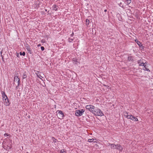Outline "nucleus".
<instances>
[{
	"label": "nucleus",
	"mask_w": 153,
	"mask_h": 153,
	"mask_svg": "<svg viewBox=\"0 0 153 153\" xmlns=\"http://www.w3.org/2000/svg\"><path fill=\"white\" fill-rule=\"evenodd\" d=\"M124 116L128 119H130L131 120L136 121H138V119L137 118L131 115H128V113L126 112H124Z\"/></svg>",
	"instance_id": "1"
},
{
	"label": "nucleus",
	"mask_w": 153,
	"mask_h": 153,
	"mask_svg": "<svg viewBox=\"0 0 153 153\" xmlns=\"http://www.w3.org/2000/svg\"><path fill=\"white\" fill-rule=\"evenodd\" d=\"M18 74L17 73V74L15 75L14 76V83L16 86H18L19 85L20 83V79L17 76Z\"/></svg>",
	"instance_id": "2"
},
{
	"label": "nucleus",
	"mask_w": 153,
	"mask_h": 153,
	"mask_svg": "<svg viewBox=\"0 0 153 153\" xmlns=\"http://www.w3.org/2000/svg\"><path fill=\"white\" fill-rule=\"evenodd\" d=\"M93 113L96 115L102 116L104 115L102 111L99 109H95L94 110Z\"/></svg>",
	"instance_id": "3"
},
{
	"label": "nucleus",
	"mask_w": 153,
	"mask_h": 153,
	"mask_svg": "<svg viewBox=\"0 0 153 153\" xmlns=\"http://www.w3.org/2000/svg\"><path fill=\"white\" fill-rule=\"evenodd\" d=\"M85 108L86 109L89 111H90L91 112L93 113L94 111V106L91 105H87L86 106Z\"/></svg>",
	"instance_id": "4"
},
{
	"label": "nucleus",
	"mask_w": 153,
	"mask_h": 153,
	"mask_svg": "<svg viewBox=\"0 0 153 153\" xmlns=\"http://www.w3.org/2000/svg\"><path fill=\"white\" fill-rule=\"evenodd\" d=\"M84 111L83 109L81 110H77L76 111V115L77 116H81L82 114V113L84 112Z\"/></svg>",
	"instance_id": "5"
},
{
	"label": "nucleus",
	"mask_w": 153,
	"mask_h": 153,
	"mask_svg": "<svg viewBox=\"0 0 153 153\" xmlns=\"http://www.w3.org/2000/svg\"><path fill=\"white\" fill-rule=\"evenodd\" d=\"M58 114H57L58 117L59 119H61L64 117V114L61 111L58 110Z\"/></svg>",
	"instance_id": "6"
},
{
	"label": "nucleus",
	"mask_w": 153,
	"mask_h": 153,
	"mask_svg": "<svg viewBox=\"0 0 153 153\" xmlns=\"http://www.w3.org/2000/svg\"><path fill=\"white\" fill-rule=\"evenodd\" d=\"M115 149H118L120 151H122L123 148L120 144H117L116 145Z\"/></svg>",
	"instance_id": "7"
},
{
	"label": "nucleus",
	"mask_w": 153,
	"mask_h": 153,
	"mask_svg": "<svg viewBox=\"0 0 153 153\" xmlns=\"http://www.w3.org/2000/svg\"><path fill=\"white\" fill-rule=\"evenodd\" d=\"M1 93L2 94V97L3 100H5L6 99H8L7 96L5 94V93L4 91H2L1 92Z\"/></svg>",
	"instance_id": "8"
},
{
	"label": "nucleus",
	"mask_w": 153,
	"mask_h": 153,
	"mask_svg": "<svg viewBox=\"0 0 153 153\" xmlns=\"http://www.w3.org/2000/svg\"><path fill=\"white\" fill-rule=\"evenodd\" d=\"M3 102L4 104L6 106L9 105L10 103L9 102V100L8 99H6V100H3Z\"/></svg>",
	"instance_id": "9"
},
{
	"label": "nucleus",
	"mask_w": 153,
	"mask_h": 153,
	"mask_svg": "<svg viewBox=\"0 0 153 153\" xmlns=\"http://www.w3.org/2000/svg\"><path fill=\"white\" fill-rule=\"evenodd\" d=\"M138 64H139V65H143L144 66V67H145L146 65H145V63H144L143 62H142L141 60H139L138 61Z\"/></svg>",
	"instance_id": "10"
},
{
	"label": "nucleus",
	"mask_w": 153,
	"mask_h": 153,
	"mask_svg": "<svg viewBox=\"0 0 153 153\" xmlns=\"http://www.w3.org/2000/svg\"><path fill=\"white\" fill-rule=\"evenodd\" d=\"M108 146H110L111 149H115L116 147V145L114 144L108 143Z\"/></svg>",
	"instance_id": "11"
},
{
	"label": "nucleus",
	"mask_w": 153,
	"mask_h": 153,
	"mask_svg": "<svg viewBox=\"0 0 153 153\" xmlns=\"http://www.w3.org/2000/svg\"><path fill=\"white\" fill-rule=\"evenodd\" d=\"M26 49L27 50V51H28V53L31 54L32 53V51L31 50V48L29 47V46H26Z\"/></svg>",
	"instance_id": "12"
},
{
	"label": "nucleus",
	"mask_w": 153,
	"mask_h": 153,
	"mask_svg": "<svg viewBox=\"0 0 153 153\" xmlns=\"http://www.w3.org/2000/svg\"><path fill=\"white\" fill-rule=\"evenodd\" d=\"M58 7L56 5H54L53 6V10H55V11H57V9H58Z\"/></svg>",
	"instance_id": "13"
},
{
	"label": "nucleus",
	"mask_w": 153,
	"mask_h": 153,
	"mask_svg": "<svg viewBox=\"0 0 153 153\" xmlns=\"http://www.w3.org/2000/svg\"><path fill=\"white\" fill-rule=\"evenodd\" d=\"M39 72H38V73L37 74V76L40 79H41V78H43V77L42 76H44V74H42V75H41V74H39Z\"/></svg>",
	"instance_id": "14"
},
{
	"label": "nucleus",
	"mask_w": 153,
	"mask_h": 153,
	"mask_svg": "<svg viewBox=\"0 0 153 153\" xmlns=\"http://www.w3.org/2000/svg\"><path fill=\"white\" fill-rule=\"evenodd\" d=\"M124 1L126 4L127 5H128L131 3V0H126V1Z\"/></svg>",
	"instance_id": "15"
},
{
	"label": "nucleus",
	"mask_w": 153,
	"mask_h": 153,
	"mask_svg": "<svg viewBox=\"0 0 153 153\" xmlns=\"http://www.w3.org/2000/svg\"><path fill=\"white\" fill-rule=\"evenodd\" d=\"M133 57L132 56H128V60L129 61H133Z\"/></svg>",
	"instance_id": "16"
},
{
	"label": "nucleus",
	"mask_w": 153,
	"mask_h": 153,
	"mask_svg": "<svg viewBox=\"0 0 153 153\" xmlns=\"http://www.w3.org/2000/svg\"><path fill=\"white\" fill-rule=\"evenodd\" d=\"M73 61H74V62L75 64H77L78 63H79V62H78L77 59L74 58Z\"/></svg>",
	"instance_id": "17"
},
{
	"label": "nucleus",
	"mask_w": 153,
	"mask_h": 153,
	"mask_svg": "<svg viewBox=\"0 0 153 153\" xmlns=\"http://www.w3.org/2000/svg\"><path fill=\"white\" fill-rule=\"evenodd\" d=\"M27 76L26 74V72H25L23 74L22 78L23 79H25L27 78Z\"/></svg>",
	"instance_id": "18"
},
{
	"label": "nucleus",
	"mask_w": 153,
	"mask_h": 153,
	"mask_svg": "<svg viewBox=\"0 0 153 153\" xmlns=\"http://www.w3.org/2000/svg\"><path fill=\"white\" fill-rule=\"evenodd\" d=\"M86 25L87 26L89 24V20L88 19H87L86 20Z\"/></svg>",
	"instance_id": "19"
},
{
	"label": "nucleus",
	"mask_w": 153,
	"mask_h": 153,
	"mask_svg": "<svg viewBox=\"0 0 153 153\" xmlns=\"http://www.w3.org/2000/svg\"><path fill=\"white\" fill-rule=\"evenodd\" d=\"M95 139L94 138H92L91 139H88V141L89 142H93Z\"/></svg>",
	"instance_id": "20"
},
{
	"label": "nucleus",
	"mask_w": 153,
	"mask_h": 153,
	"mask_svg": "<svg viewBox=\"0 0 153 153\" xmlns=\"http://www.w3.org/2000/svg\"><path fill=\"white\" fill-rule=\"evenodd\" d=\"M52 140H53V142L55 143L56 142L57 140L54 138V137H52Z\"/></svg>",
	"instance_id": "21"
},
{
	"label": "nucleus",
	"mask_w": 153,
	"mask_h": 153,
	"mask_svg": "<svg viewBox=\"0 0 153 153\" xmlns=\"http://www.w3.org/2000/svg\"><path fill=\"white\" fill-rule=\"evenodd\" d=\"M20 54L21 55H23V56H25V53L24 52H21L20 53Z\"/></svg>",
	"instance_id": "22"
},
{
	"label": "nucleus",
	"mask_w": 153,
	"mask_h": 153,
	"mask_svg": "<svg viewBox=\"0 0 153 153\" xmlns=\"http://www.w3.org/2000/svg\"><path fill=\"white\" fill-rule=\"evenodd\" d=\"M137 43L139 46L141 44V43L138 41H137Z\"/></svg>",
	"instance_id": "23"
},
{
	"label": "nucleus",
	"mask_w": 153,
	"mask_h": 153,
	"mask_svg": "<svg viewBox=\"0 0 153 153\" xmlns=\"http://www.w3.org/2000/svg\"><path fill=\"white\" fill-rule=\"evenodd\" d=\"M68 40V41L69 42H72V41H73V39L69 38Z\"/></svg>",
	"instance_id": "24"
},
{
	"label": "nucleus",
	"mask_w": 153,
	"mask_h": 153,
	"mask_svg": "<svg viewBox=\"0 0 153 153\" xmlns=\"http://www.w3.org/2000/svg\"><path fill=\"white\" fill-rule=\"evenodd\" d=\"M119 5L121 7H123V5L122 4V3L121 2H120L119 4Z\"/></svg>",
	"instance_id": "25"
},
{
	"label": "nucleus",
	"mask_w": 153,
	"mask_h": 153,
	"mask_svg": "<svg viewBox=\"0 0 153 153\" xmlns=\"http://www.w3.org/2000/svg\"><path fill=\"white\" fill-rule=\"evenodd\" d=\"M65 152L64 150L63 149H62L60 151L61 153H63V152Z\"/></svg>",
	"instance_id": "26"
},
{
	"label": "nucleus",
	"mask_w": 153,
	"mask_h": 153,
	"mask_svg": "<svg viewBox=\"0 0 153 153\" xmlns=\"http://www.w3.org/2000/svg\"><path fill=\"white\" fill-rule=\"evenodd\" d=\"M41 49L42 51H44L45 49V48L44 47L42 46L41 47Z\"/></svg>",
	"instance_id": "27"
},
{
	"label": "nucleus",
	"mask_w": 153,
	"mask_h": 153,
	"mask_svg": "<svg viewBox=\"0 0 153 153\" xmlns=\"http://www.w3.org/2000/svg\"><path fill=\"white\" fill-rule=\"evenodd\" d=\"M139 47L141 48H143V46L142 45V44L139 46Z\"/></svg>",
	"instance_id": "28"
},
{
	"label": "nucleus",
	"mask_w": 153,
	"mask_h": 153,
	"mask_svg": "<svg viewBox=\"0 0 153 153\" xmlns=\"http://www.w3.org/2000/svg\"><path fill=\"white\" fill-rule=\"evenodd\" d=\"M9 134L7 133H5L4 134V135L5 136H9Z\"/></svg>",
	"instance_id": "29"
},
{
	"label": "nucleus",
	"mask_w": 153,
	"mask_h": 153,
	"mask_svg": "<svg viewBox=\"0 0 153 153\" xmlns=\"http://www.w3.org/2000/svg\"><path fill=\"white\" fill-rule=\"evenodd\" d=\"M144 67L146 69V70L147 71H150V70H149V69L146 68V67Z\"/></svg>",
	"instance_id": "30"
},
{
	"label": "nucleus",
	"mask_w": 153,
	"mask_h": 153,
	"mask_svg": "<svg viewBox=\"0 0 153 153\" xmlns=\"http://www.w3.org/2000/svg\"><path fill=\"white\" fill-rule=\"evenodd\" d=\"M1 56L2 57V60L3 61H4V57H3V55H1Z\"/></svg>",
	"instance_id": "31"
},
{
	"label": "nucleus",
	"mask_w": 153,
	"mask_h": 153,
	"mask_svg": "<svg viewBox=\"0 0 153 153\" xmlns=\"http://www.w3.org/2000/svg\"><path fill=\"white\" fill-rule=\"evenodd\" d=\"M74 34V33H73H73H72L71 34V36H73Z\"/></svg>",
	"instance_id": "32"
},
{
	"label": "nucleus",
	"mask_w": 153,
	"mask_h": 153,
	"mask_svg": "<svg viewBox=\"0 0 153 153\" xmlns=\"http://www.w3.org/2000/svg\"><path fill=\"white\" fill-rule=\"evenodd\" d=\"M137 41H138L137 40V39H135V41L136 42H137Z\"/></svg>",
	"instance_id": "33"
},
{
	"label": "nucleus",
	"mask_w": 153,
	"mask_h": 153,
	"mask_svg": "<svg viewBox=\"0 0 153 153\" xmlns=\"http://www.w3.org/2000/svg\"><path fill=\"white\" fill-rule=\"evenodd\" d=\"M107 11V10L106 9H105L104 10V11L105 12H106V11Z\"/></svg>",
	"instance_id": "34"
},
{
	"label": "nucleus",
	"mask_w": 153,
	"mask_h": 153,
	"mask_svg": "<svg viewBox=\"0 0 153 153\" xmlns=\"http://www.w3.org/2000/svg\"><path fill=\"white\" fill-rule=\"evenodd\" d=\"M19 56V54H18H18H17V57H18V56Z\"/></svg>",
	"instance_id": "35"
},
{
	"label": "nucleus",
	"mask_w": 153,
	"mask_h": 153,
	"mask_svg": "<svg viewBox=\"0 0 153 153\" xmlns=\"http://www.w3.org/2000/svg\"><path fill=\"white\" fill-rule=\"evenodd\" d=\"M45 11H47V9H45Z\"/></svg>",
	"instance_id": "36"
},
{
	"label": "nucleus",
	"mask_w": 153,
	"mask_h": 153,
	"mask_svg": "<svg viewBox=\"0 0 153 153\" xmlns=\"http://www.w3.org/2000/svg\"><path fill=\"white\" fill-rule=\"evenodd\" d=\"M1 54H2V51H1Z\"/></svg>",
	"instance_id": "37"
},
{
	"label": "nucleus",
	"mask_w": 153,
	"mask_h": 153,
	"mask_svg": "<svg viewBox=\"0 0 153 153\" xmlns=\"http://www.w3.org/2000/svg\"><path fill=\"white\" fill-rule=\"evenodd\" d=\"M96 141H94V142H96Z\"/></svg>",
	"instance_id": "38"
}]
</instances>
